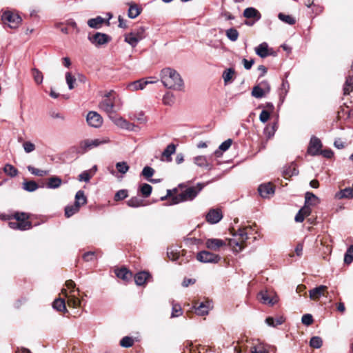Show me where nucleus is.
<instances>
[{"instance_id":"nucleus-17","label":"nucleus","mask_w":353,"mask_h":353,"mask_svg":"<svg viewBox=\"0 0 353 353\" xmlns=\"http://www.w3.org/2000/svg\"><path fill=\"white\" fill-rule=\"evenodd\" d=\"M108 142V140L107 139H86L81 143V147L84 150H88L93 148L94 147H97L102 143H105Z\"/></svg>"},{"instance_id":"nucleus-20","label":"nucleus","mask_w":353,"mask_h":353,"mask_svg":"<svg viewBox=\"0 0 353 353\" xmlns=\"http://www.w3.org/2000/svg\"><path fill=\"white\" fill-rule=\"evenodd\" d=\"M225 244L224 241L219 239H208L205 242V245L208 249L215 251L218 250Z\"/></svg>"},{"instance_id":"nucleus-19","label":"nucleus","mask_w":353,"mask_h":353,"mask_svg":"<svg viewBox=\"0 0 353 353\" xmlns=\"http://www.w3.org/2000/svg\"><path fill=\"white\" fill-rule=\"evenodd\" d=\"M10 228L14 230H26L32 228L30 222H19L16 219L8 223Z\"/></svg>"},{"instance_id":"nucleus-10","label":"nucleus","mask_w":353,"mask_h":353,"mask_svg":"<svg viewBox=\"0 0 353 353\" xmlns=\"http://www.w3.org/2000/svg\"><path fill=\"white\" fill-rule=\"evenodd\" d=\"M90 42L96 46H100L108 43L110 41V37L104 33L97 32L93 36L88 37Z\"/></svg>"},{"instance_id":"nucleus-39","label":"nucleus","mask_w":353,"mask_h":353,"mask_svg":"<svg viewBox=\"0 0 353 353\" xmlns=\"http://www.w3.org/2000/svg\"><path fill=\"white\" fill-rule=\"evenodd\" d=\"M80 208L79 207V205L77 204L75 202L74 204L68 205L65 208V215L69 218L74 215L75 213L79 212Z\"/></svg>"},{"instance_id":"nucleus-18","label":"nucleus","mask_w":353,"mask_h":353,"mask_svg":"<svg viewBox=\"0 0 353 353\" xmlns=\"http://www.w3.org/2000/svg\"><path fill=\"white\" fill-rule=\"evenodd\" d=\"M156 81H144L143 79H140L130 83L127 88L131 91H137L139 90H143L148 84L154 83Z\"/></svg>"},{"instance_id":"nucleus-22","label":"nucleus","mask_w":353,"mask_h":353,"mask_svg":"<svg viewBox=\"0 0 353 353\" xmlns=\"http://www.w3.org/2000/svg\"><path fill=\"white\" fill-rule=\"evenodd\" d=\"M150 274L147 272H140L134 275V281L137 285H143L150 279Z\"/></svg>"},{"instance_id":"nucleus-61","label":"nucleus","mask_w":353,"mask_h":353,"mask_svg":"<svg viewBox=\"0 0 353 353\" xmlns=\"http://www.w3.org/2000/svg\"><path fill=\"white\" fill-rule=\"evenodd\" d=\"M301 321L305 325H310L313 323V317L310 314H305L303 315Z\"/></svg>"},{"instance_id":"nucleus-47","label":"nucleus","mask_w":353,"mask_h":353,"mask_svg":"<svg viewBox=\"0 0 353 353\" xmlns=\"http://www.w3.org/2000/svg\"><path fill=\"white\" fill-rule=\"evenodd\" d=\"M353 261V245H350L346 250L344 255V262L350 264Z\"/></svg>"},{"instance_id":"nucleus-6","label":"nucleus","mask_w":353,"mask_h":353,"mask_svg":"<svg viewBox=\"0 0 353 353\" xmlns=\"http://www.w3.org/2000/svg\"><path fill=\"white\" fill-rule=\"evenodd\" d=\"M196 259L201 263H217L221 260L218 254L203 250L197 253Z\"/></svg>"},{"instance_id":"nucleus-60","label":"nucleus","mask_w":353,"mask_h":353,"mask_svg":"<svg viewBox=\"0 0 353 353\" xmlns=\"http://www.w3.org/2000/svg\"><path fill=\"white\" fill-rule=\"evenodd\" d=\"M128 196V191L126 190H120L114 195L115 201H120Z\"/></svg>"},{"instance_id":"nucleus-3","label":"nucleus","mask_w":353,"mask_h":353,"mask_svg":"<svg viewBox=\"0 0 353 353\" xmlns=\"http://www.w3.org/2000/svg\"><path fill=\"white\" fill-rule=\"evenodd\" d=\"M145 28L140 26L132 30L130 33L125 34L124 41L132 48L137 46L138 43L145 38Z\"/></svg>"},{"instance_id":"nucleus-34","label":"nucleus","mask_w":353,"mask_h":353,"mask_svg":"<svg viewBox=\"0 0 353 353\" xmlns=\"http://www.w3.org/2000/svg\"><path fill=\"white\" fill-rule=\"evenodd\" d=\"M285 319L283 316H278L274 319L273 317L269 316L266 318L265 323L272 327H276L277 325H281L284 323Z\"/></svg>"},{"instance_id":"nucleus-13","label":"nucleus","mask_w":353,"mask_h":353,"mask_svg":"<svg viewBox=\"0 0 353 353\" xmlns=\"http://www.w3.org/2000/svg\"><path fill=\"white\" fill-rule=\"evenodd\" d=\"M176 152V145L170 143L167 145L161 153L160 160L163 162H171L172 160V155Z\"/></svg>"},{"instance_id":"nucleus-37","label":"nucleus","mask_w":353,"mask_h":353,"mask_svg":"<svg viewBox=\"0 0 353 353\" xmlns=\"http://www.w3.org/2000/svg\"><path fill=\"white\" fill-rule=\"evenodd\" d=\"M167 255L170 260L173 261H176L179 258V251L177 247H169L167 250Z\"/></svg>"},{"instance_id":"nucleus-31","label":"nucleus","mask_w":353,"mask_h":353,"mask_svg":"<svg viewBox=\"0 0 353 353\" xmlns=\"http://www.w3.org/2000/svg\"><path fill=\"white\" fill-rule=\"evenodd\" d=\"M336 197L339 199H352L353 198V188H345L343 190H341L336 194Z\"/></svg>"},{"instance_id":"nucleus-33","label":"nucleus","mask_w":353,"mask_h":353,"mask_svg":"<svg viewBox=\"0 0 353 353\" xmlns=\"http://www.w3.org/2000/svg\"><path fill=\"white\" fill-rule=\"evenodd\" d=\"M52 307L59 312H66L65 301L63 299H56L52 303Z\"/></svg>"},{"instance_id":"nucleus-11","label":"nucleus","mask_w":353,"mask_h":353,"mask_svg":"<svg viewBox=\"0 0 353 353\" xmlns=\"http://www.w3.org/2000/svg\"><path fill=\"white\" fill-rule=\"evenodd\" d=\"M261 301L264 304L273 305L278 302V297L273 292L262 291L259 294Z\"/></svg>"},{"instance_id":"nucleus-50","label":"nucleus","mask_w":353,"mask_h":353,"mask_svg":"<svg viewBox=\"0 0 353 353\" xmlns=\"http://www.w3.org/2000/svg\"><path fill=\"white\" fill-rule=\"evenodd\" d=\"M61 183V178H49L46 187L48 188H57Z\"/></svg>"},{"instance_id":"nucleus-48","label":"nucleus","mask_w":353,"mask_h":353,"mask_svg":"<svg viewBox=\"0 0 353 353\" xmlns=\"http://www.w3.org/2000/svg\"><path fill=\"white\" fill-rule=\"evenodd\" d=\"M227 37L232 41H236L239 37V32L235 28L228 29L225 32Z\"/></svg>"},{"instance_id":"nucleus-42","label":"nucleus","mask_w":353,"mask_h":353,"mask_svg":"<svg viewBox=\"0 0 353 353\" xmlns=\"http://www.w3.org/2000/svg\"><path fill=\"white\" fill-rule=\"evenodd\" d=\"M77 204L79 205L80 208L81 205H85L87 203V199L84 194L83 191L79 190L75 195V201Z\"/></svg>"},{"instance_id":"nucleus-45","label":"nucleus","mask_w":353,"mask_h":353,"mask_svg":"<svg viewBox=\"0 0 353 353\" xmlns=\"http://www.w3.org/2000/svg\"><path fill=\"white\" fill-rule=\"evenodd\" d=\"M267 93L261 88L259 85L254 86L252 91V95L257 99H260L265 96Z\"/></svg>"},{"instance_id":"nucleus-7","label":"nucleus","mask_w":353,"mask_h":353,"mask_svg":"<svg viewBox=\"0 0 353 353\" xmlns=\"http://www.w3.org/2000/svg\"><path fill=\"white\" fill-rule=\"evenodd\" d=\"M327 287L326 285H319L309 291V296L311 300L318 301L321 296H327Z\"/></svg>"},{"instance_id":"nucleus-55","label":"nucleus","mask_w":353,"mask_h":353,"mask_svg":"<svg viewBox=\"0 0 353 353\" xmlns=\"http://www.w3.org/2000/svg\"><path fill=\"white\" fill-rule=\"evenodd\" d=\"M133 344L134 340L130 336H125L120 341V345L123 347H132Z\"/></svg>"},{"instance_id":"nucleus-58","label":"nucleus","mask_w":353,"mask_h":353,"mask_svg":"<svg viewBox=\"0 0 353 353\" xmlns=\"http://www.w3.org/2000/svg\"><path fill=\"white\" fill-rule=\"evenodd\" d=\"M23 148L26 153H30L35 150V145L30 141H25Z\"/></svg>"},{"instance_id":"nucleus-8","label":"nucleus","mask_w":353,"mask_h":353,"mask_svg":"<svg viewBox=\"0 0 353 353\" xmlns=\"http://www.w3.org/2000/svg\"><path fill=\"white\" fill-rule=\"evenodd\" d=\"M258 192L261 197L266 199L274 194L275 188L271 183H265L259 186Z\"/></svg>"},{"instance_id":"nucleus-12","label":"nucleus","mask_w":353,"mask_h":353,"mask_svg":"<svg viewBox=\"0 0 353 353\" xmlns=\"http://www.w3.org/2000/svg\"><path fill=\"white\" fill-rule=\"evenodd\" d=\"M89 125L94 128H99L103 123V119L99 114L96 112H90L86 118Z\"/></svg>"},{"instance_id":"nucleus-49","label":"nucleus","mask_w":353,"mask_h":353,"mask_svg":"<svg viewBox=\"0 0 353 353\" xmlns=\"http://www.w3.org/2000/svg\"><path fill=\"white\" fill-rule=\"evenodd\" d=\"M65 81L66 83L70 90H72L74 88V83H76V78L72 75L70 72L65 73Z\"/></svg>"},{"instance_id":"nucleus-56","label":"nucleus","mask_w":353,"mask_h":353,"mask_svg":"<svg viewBox=\"0 0 353 353\" xmlns=\"http://www.w3.org/2000/svg\"><path fill=\"white\" fill-rule=\"evenodd\" d=\"M14 219L19 222H30L28 221V215L24 212H16L14 215Z\"/></svg>"},{"instance_id":"nucleus-43","label":"nucleus","mask_w":353,"mask_h":353,"mask_svg":"<svg viewBox=\"0 0 353 353\" xmlns=\"http://www.w3.org/2000/svg\"><path fill=\"white\" fill-rule=\"evenodd\" d=\"M234 237H237L243 244L248 239V233L245 232V228H239L237 231L233 234Z\"/></svg>"},{"instance_id":"nucleus-64","label":"nucleus","mask_w":353,"mask_h":353,"mask_svg":"<svg viewBox=\"0 0 353 353\" xmlns=\"http://www.w3.org/2000/svg\"><path fill=\"white\" fill-rule=\"evenodd\" d=\"M250 352L251 353H266L264 347L261 344L252 347Z\"/></svg>"},{"instance_id":"nucleus-30","label":"nucleus","mask_w":353,"mask_h":353,"mask_svg":"<svg viewBox=\"0 0 353 353\" xmlns=\"http://www.w3.org/2000/svg\"><path fill=\"white\" fill-rule=\"evenodd\" d=\"M194 163L201 167L205 168L208 170L211 168L210 163L208 162V160L205 156H197L194 158Z\"/></svg>"},{"instance_id":"nucleus-24","label":"nucleus","mask_w":353,"mask_h":353,"mask_svg":"<svg viewBox=\"0 0 353 353\" xmlns=\"http://www.w3.org/2000/svg\"><path fill=\"white\" fill-rule=\"evenodd\" d=\"M116 276L123 280L124 281H128L131 279L132 276V274L130 272L127 268H122L121 269H118L115 270Z\"/></svg>"},{"instance_id":"nucleus-62","label":"nucleus","mask_w":353,"mask_h":353,"mask_svg":"<svg viewBox=\"0 0 353 353\" xmlns=\"http://www.w3.org/2000/svg\"><path fill=\"white\" fill-rule=\"evenodd\" d=\"M276 129L270 128V125H267L264 129V134L268 139H271L275 134Z\"/></svg>"},{"instance_id":"nucleus-26","label":"nucleus","mask_w":353,"mask_h":353,"mask_svg":"<svg viewBox=\"0 0 353 353\" xmlns=\"http://www.w3.org/2000/svg\"><path fill=\"white\" fill-rule=\"evenodd\" d=\"M320 202L319 199L312 192H307L305 194V203L310 206H315Z\"/></svg>"},{"instance_id":"nucleus-51","label":"nucleus","mask_w":353,"mask_h":353,"mask_svg":"<svg viewBox=\"0 0 353 353\" xmlns=\"http://www.w3.org/2000/svg\"><path fill=\"white\" fill-rule=\"evenodd\" d=\"M323 341L319 336H313L310 341V345L314 348H320L322 346Z\"/></svg>"},{"instance_id":"nucleus-5","label":"nucleus","mask_w":353,"mask_h":353,"mask_svg":"<svg viewBox=\"0 0 353 353\" xmlns=\"http://www.w3.org/2000/svg\"><path fill=\"white\" fill-rule=\"evenodd\" d=\"M1 20L4 25H7L10 28H17L21 22L20 16L11 11L4 12Z\"/></svg>"},{"instance_id":"nucleus-15","label":"nucleus","mask_w":353,"mask_h":353,"mask_svg":"<svg viewBox=\"0 0 353 353\" xmlns=\"http://www.w3.org/2000/svg\"><path fill=\"white\" fill-rule=\"evenodd\" d=\"M211 303L210 301L196 302L194 304V308L196 314L199 316H205L208 314Z\"/></svg>"},{"instance_id":"nucleus-53","label":"nucleus","mask_w":353,"mask_h":353,"mask_svg":"<svg viewBox=\"0 0 353 353\" xmlns=\"http://www.w3.org/2000/svg\"><path fill=\"white\" fill-rule=\"evenodd\" d=\"M32 72L34 81L37 84H41L43 82V79L41 72L36 68H33Z\"/></svg>"},{"instance_id":"nucleus-36","label":"nucleus","mask_w":353,"mask_h":353,"mask_svg":"<svg viewBox=\"0 0 353 353\" xmlns=\"http://www.w3.org/2000/svg\"><path fill=\"white\" fill-rule=\"evenodd\" d=\"M353 91V76H348L346 78L343 86V94L348 95Z\"/></svg>"},{"instance_id":"nucleus-16","label":"nucleus","mask_w":353,"mask_h":353,"mask_svg":"<svg viewBox=\"0 0 353 353\" xmlns=\"http://www.w3.org/2000/svg\"><path fill=\"white\" fill-rule=\"evenodd\" d=\"M222 217V213L219 210L211 209L206 214L205 218L208 223L215 224L219 222Z\"/></svg>"},{"instance_id":"nucleus-57","label":"nucleus","mask_w":353,"mask_h":353,"mask_svg":"<svg viewBox=\"0 0 353 353\" xmlns=\"http://www.w3.org/2000/svg\"><path fill=\"white\" fill-rule=\"evenodd\" d=\"M117 170L121 174H125L128 170L129 166L125 162H119L116 165Z\"/></svg>"},{"instance_id":"nucleus-27","label":"nucleus","mask_w":353,"mask_h":353,"mask_svg":"<svg viewBox=\"0 0 353 353\" xmlns=\"http://www.w3.org/2000/svg\"><path fill=\"white\" fill-rule=\"evenodd\" d=\"M21 185L22 188L27 192H34L39 188V185L32 180H24Z\"/></svg>"},{"instance_id":"nucleus-32","label":"nucleus","mask_w":353,"mask_h":353,"mask_svg":"<svg viewBox=\"0 0 353 353\" xmlns=\"http://www.w3.org/2000/svg\"><path fill=\"white\" fill-rule=\"evenodd\" d=\"M127 205L131 208H139L145 206L146 204L142 199L138 196H134L127 201Z\"/></svg>"},{"instance_id":"nucleus-4","label":"nucleus","mask_w":353,"mask_h":353,"mask_svg":"<svg viewBox=\"0 0 353 353\" xmlns=\"http://www.w3.org/2000/svg\"><path fill=\"white\" fill-rule=\"evenodd\" d=\"M104 97L105 99L99 103V108L110 116L114 113L116 93L114 91L110 90L105 94Z\"/></svg>"},{"instance_id":"nucleus-54","label":"nucleus","mask_w":353,"mask_h":353,"mask_svg":"<svg viewBox=\"0 0 353 353\" xmlns=\"http://www.w3.org/2000/svg\"><path fill=\"white\" fill-rule=\"evenodd\" d=\"M163 103L166 105H172L174 103V97L172 94L167 92L163 97Z\"/></svg>"},{"instance_id":"nucleus-21","label":"nucleus","mask_w":353,"mask_h":353,"mask_svg":"<svg viewBox=\"0 0 353 353\" xmlns=\"http://www.w3.org/2000/svg\"><path fill=\"white\" fill-rule=\"evenodd\" d=\"M243 16L247 19H253L254 21H259L261 17V13L252 7L245 9Z\"/></svg>"},{"instance_id":"nucleus-25","label":"nucleus","mask_w":353,"mask_h":353,"mask_svg":"<svg viewBox=\"0 0 353 353\" xmlns=\"http://www.w3.org/2000/svg\"><path fill=\"white\" fill-rule=\"evenodd\" d=\"M255 52L261 58L268 57L270 55L268 43L265 42L261 43L255 48Z\"/></svg>"},{"instance_id":"nucleus-2","label":"nucleus","mask_w":353,"mask_h":353,"mask_svg":"<svg viewBox=\"0 0 353 353\" xmlns=\"http://www.w3.org/2000/svg\"><path fill=\"white\" fill-rule=\"evenodd\" d=\"M163 85L174 90H182L184 88L183 81L178 72L170 68H163L160 73Z\"/></svg>"},{"instance_id":"nucleus-40","label":"nucleus","mask_w":353,"mask_h":353,"mask_svg":"<svg viewBox=\"0 0 353 353\" xmlns=\"http://www.w3.org/2000/svg\"><path fill=\"white\" fill-rule=\"evenodd\" d=\"M152 190V188L150 185L148 183H143L140 185L139 191L143 197L147 198L151 194Z\"/></svg>"},{"instance_id":"nucleus-23","label":"nucleus","mask_w":353,"mask_h":353,"mask_svg":"<svg viewBox=\"0 0 353 353\" xmlns=\"http://www.w3.org/2000/svg\"><path fill=\"white\" fill-rule=\"evenodd\" d=\"M62 293L68 298V305L70 307H78L81 305V300L74 294L68 295L66 290H62Z\"/></svg>"},{"instance_id":"nucleus-35","label":"nucleus","mask_w":353,"mask_h":353,"mask_svg":"<svg viewBox=\"0 0 353 353\" xmlns=\"http://www.w3.org/2000/svg\"><path fill=\"white\" fill-rule=\"evenodd\" d=\"M27 168L31 174L37 176H43L50 174V170H40L32 165H28Z\"/></svg>"},{"instance_id":"nucleus-29","label":"nucleus","mask_w":353,"mask_h":353,"mask_svg":"<svg viewBox=\"0 0 353 353\" xmlns=\"http://www.w3.org/2000/svg\"><path fill=\"white\" fill-rule=\"evenodd\" d=\"M283 174L288 176H295L299 174V170L296 168V164L292 163L290 165L285 167L283 170Z\"/></svg>"},{"instance_id":"nucleus-1","label":"nucleus","mask_w":353,"mask_h":353,"mask_svg":"<svg viewBox=\"0 0 353 353\" xmlns=\"http://www.w3.org/2000/svg\"><path fill=\"white\" fill-rule=\"evenodd\" d=\"M205 186V184L198 183L196 186H183L179 185V190L176 188L173 190H168L167 194L165 196H161V200H169V205H176L181 202L192 201L201 191Z\"/></svg>"},{"instance_id":"nucleus-44","label":"nucleus","mask_w":353,"mask_h":353,"mask_svg":"<svg viewBox=\"0 0 353 353\" xmlns=\"http://www.w3.org/2000/svg\"><path fill=\"white\" fill-rule=\"evenodd\" d=\"M278 18L283 22L289 25H294L296 22V20L293 17L281 12L278 14Z\"/></svg>"},{"instance_id":"nucleus-46","label":"nucleus","mask_w":353,"mask_h":353,"mask_svg":"<svg viewBox=\"0 0 353 353\" xmlns=\"http://www.w3.org/2000/svg\"><path fill=\"white\" fill-rule=\"evenodd\" d=\"M3 171L8 176H16L18 174L17 170L10 164H6L3 168Z\"/></svg>"},{"instance_id":"nucleus-59","label":"nucleus","mask_w":353,"mask_h":353,"mask_svg":"<svg viewBox=\"0 0 353 353\" xmlns=\"http://www.w3.org/2000/svg\"><path fill=\"white\" fill-rule=\"evenodd\" d=\"M83 259L86 261H92L96 259V253L92 251H89L83 254Z\"/></svg>"},{"instance_id":"nucleus-9","label":"nucleus","mask_w":353,"mask_h":353,"mask_svg":"<svg viewBox=\"0 0 353 353\" xmlns=\"http://www.w3.org/2000/svg\"><path fill=\"white\" fill-rule=\"evenodd\" d=\"M321 148V140L316 137H312L308 145L307 153L312 156L318 155L320 154Z\"/></svg>"},{"instance_id":"nucleus-52","label":"nucleus","mask_w":353,"mask_h":353,"mask_svg":"<svg viewBox=\"0 0 353 353\" xmlns=\"http://www.w3.org/2000/svg\"><path fill=\"white\" fill-rule=\"evenodd\" d=\"M141 13V10L137 6H130L128 10V17L131 19L136 18Z\"/></svg>"},{"instance_id":"nucleus-63","label":"nucleus","mask_w":353,"mask_h":353,"mask_svg":"<svg viewBox=\"0 0 353 353\" xmlns=\"http://www.w3.org/2000/svg\"><path fill=\"white\" fill-rule=\"evenodd\" d=\"M232 143V140L230 139H228L227 140H225V141H223L220 145H219V150H221V151H226L228 150L230 147L231 146Z\"/></svg>"},{"instance_id":"nucleus-14","label":"nucleus","mask_w":353,"mask_h":353,"mask_svg":"<svg viewBox=\"0 0 353 353\" xmlns=\"http://www.w3.org/2000/svg\"><path fill=\"white\" fill-rule=\"evenodd\" d=\"M109 118L112 120V121L119 128L122 129L130 130L132 124L127 121L125 119L121 117H119L117 114H110Z\"/></svg>"},{"instance_id":"nucleus-41","label":"nucleus","mask_w":353,"mask_h":353,"mask_svg":"<svg viewBox=\"0 0 353 353\" xmlns=\"http://www.w3.org/2000/svg\"><path fill=\"white\" fill-rule=\"evenodd\" d=\"M104 22V19L101 17H97L94 19H90L88 21V25L92 28H99Z\"/></svg>"},{"instance_id":"nucleus-28","label":"nucleus","mask_w":353,"mask_h":353,"mask_svg":"<svg viewBox=\"0 0 353 353\" xmlns=\"http://www.w3.org/2000/svg\"><path fill=\"white\" fill-rule=\"evenodd\" d=\"M229 245L232 248L233 251L236 253L241 252L243 249V243L237 237L230 239Z\"/></svg>"},{"instance_id":"nucleus-38","label":"nucleus","mask_w":353,"mask_h":353,"mask_svg":"<svg viewBox=\"0 0 353 353\" xmlns=\"http://www.w3.org/2000/svg\"><path fill=\"white\" fill-rule=\"evenodd\" d=\"M235 71L233 68H228L223 71L222 77L224 81L225 85L228 84L231 82L234 75Z\"/></svg>"}]
</instances>
